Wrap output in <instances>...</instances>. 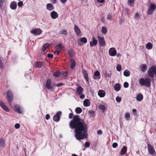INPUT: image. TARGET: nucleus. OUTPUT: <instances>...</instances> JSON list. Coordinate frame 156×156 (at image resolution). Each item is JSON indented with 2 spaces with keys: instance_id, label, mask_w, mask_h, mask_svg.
Segmentation results:
<instances>
[{
  "instance_id": "obj_16",
  "label": "nucleus",
  "mask_w": 156,
  "mask_h": 156,
  "mask_svg": "<svg viewBox=\"0 0 156 156\" xmlns=\"http://www.w3.org/2000/svg\"><path fill=\"white\" fill-rule=\"evenodd\" d=\"M98 94L100 97H103L105 95V92L104 90H100L98 91Z\"/></svg>"
},
{
  "instance_id": "obj_22",
  "label": "nucleus",
  "mask_w": 156,
  "mask_h": 156,
  "mask_svg": "<svg viewBox=\"0 0 156 156\" xmlns=\"http://www.w3.org/2000/svg\"><path fill=\"white\" fill-rule=\"evenodd\" d=\"M70 61V68L71 69H73L75 66L76 62L75 60L72 58L71 59Z\"/></svg>"
},
{
  "instance_id": "obj_7",
  "label": "nucleus",
  "mask_w": 156,
  "mask_h": 156,
  "mask_svg": "<svg viewBox=\"0 0 156 156\" xmlns=\"http://www.w3.org/2000/svg\"><path fill=\"white\" fill-rule=\"evenodd\" d=\"M42 32V30L39 28H35L31 31V33L35 35H40Z\"/></svg>"
},
{
  "instance_id": "obj_4",
  "label": "nucleus",
  "mask_w": 156,
  "mask_h": 156,
  "mask_svg": "<svg viewBox=\"0 0 156 156\" xmlns=\"http://www.w3.org/2000/svg\"><path fill=\"white\" fill-rule=\"evenodd\" d=\"M83 90V88L80 86L76 88L77 93L80 96V98L81 99H83L85 97L84 95L82 94Z\"/></svg>"
},
{
  "instance_id": "obj_46",
  "label": "nucleus",
  "mask_w": 156,
  "mask_h": 156,
  "mask_svg": "<svg viewBox=\"0 0 156 156\" xmlns=\"http://www.w3.org/2000/svg\"><path fill=\"white\" fill-rule=\"evenodd\" d=\"M83 76H84V77L85 79V80H86V81L87 82H88V80H89V78L88 77L87 74L86 75H84Z\"/></svg>"
},
{
  "instance_id": "obj_21",
  "label": "nucleus",
  "mask_w": 156,
  "mask_h": 156,
  "mask_svg": "<svg viewBox=\"0 0 156 156\" xmlns=\"http://www.w3.org/2000/svg\"><path fill=\"white\" fill-rule=\"evenodd\" d=\"M127 148L126 146H123L121 150V154L123 155L125 154L126 152Z\"/></svg>"
},
{
  "instance_id": "obj_41",
  "label": "nucleus",
  "mask_w": 156,
  "mask_h": 156,
  "mask_svg": "<svg viewBox=\"0 0 156 156\" xmlns=\"http://www.w3.org/2000/svg\"><path fill=\"white\" fill-rule=\"evenodd\" d=\"M112 18V16L111 15L109 14L107 16V19L108 20H111Z\"/></svg>"
},
{
  "instance_id": "obj_29",
  "label": "nucleus",
  "mask_w": 156,
  "mask_h": 156,
  "mask_svg": "<svg viewBox=\"0 0 156 156\" xmlns=\"http://www.w3.org/2000/svg\"><path fill=\"white\" fill-rule=\"evenodd\" d=\"M42 64L40 62H36L35 63V66L36 67H41L42 66Z\"/></svg>"
},
{
  "instance_id": "obj_45",
  "label": "nucleus",
  "mask_w": 156,
  "mask_h": 156,
  "mask_svg": "<svg viewBox=\"0 0 156 156\" xmlns=\"http://www.w3.org/2000/svg\"><path fill=\"white\" fill-rule=\"evenodd\" d=\"M23 2L22 1L19 2L18 3V6L20 7L23 5Z\"/></svg>"
},
{
  "instance_id": "obj_48",
  "label": "nucleus",
  "mask_w": 156,
  "mask_h": 156,
  "mask_svg": "<svg viewBox=\"0 0 156 156\" xmlns=\"http://www.w3.org/2000/svg\"><path fill=\"white\" fill-rule=\"evenodd\" d=\"M85 146L87 147H89L90 146V144L89 142H86L85 144Z\"/></svg>"
},
{
  "instance_id": "obj_32",
  "label": "nucleus",
  "mask_w": 156,
  "mask_h": 156,
  "mask_svg": "<svg viewBox=\"0 0 156 156\" xmlns=\"http://www.w3.org/2000/svg\"><path fill=\"white\" fill-rule=\"evenodd\" d=\"M123 74L124 76L127 77L130 75V73L129 71L126 70L124 71Z\"/></svg>"
},
{
  "instance_id": "obj_1",
  "label": "nucleus",
  "mask_w": 156,
  "mask_h": 156,
  "mask_svg": "<svg viewBox=\"0 0 156 156\" xmlns=\"http://www.w3.org/2000/svg\"><path fill=\"white\" fill-rule=\"evenodd\" d=\"M69 126L72 129H75V136L76 139L80 140L87 137V125L79 116H75L70 122Z\"/></svg>"
},
{
  "instance_id": "obj_64",
  "label": "nucleus",
  "mask_w": 156,
  "mask_h": 156,
  "mask_svg": "<svg viewBox=\"0 0 156 156\" xmlns=\"http://www.w3.org/2000/svg\"><path fill=\"white\" fill-rule=\"evenodd\" d=\"M136 112V110L135 109H133L132 110V112L133 113Z\"/></svg>"
},
{
  "instance_id": "obj_42",
  "label": "nucleus",
  "mask_w": 156,
  "mask_h": 156,
  "mask_svg": "<svg viewBox=\"0 0 156 156\" xmlns=\"http://www.w3.org/2000/svg\"><path fill=\"white\" fill-rule=\"evenodd\" d=\"M121 98L119 97H117L116 98V101L118 102H119L121 101Z\"/></svg>"
},
{
  "instance_id": "obj_57",
  "label": "nucleus",
  "mask_w": 156,
  "mask_h": 156,
  "mask_svg": "<svg viewBox=\"0 0 156 156\" xmlns=\"http://www.w3.org/2000/svg\"><path fill=\"white\" fill-rule=\"evenodd\" d=\"M83 76L86 75L87 74V72L85 70H83Z\"/></svg>"
},
{
  "instance_id": "obj_13",
  "label": "nucleus",
  "mask_w": 156,
  "mask_h": 156,
  "mask_svg": "<svg viewBox=\"0 0 156 156\" xmlns=\"http://www.w3.org/2000/svg\"><path fill=\"white\" fill-rule=\"evenodd\" d=\"M78 43V45H81L82 44H80V42L86 44L87 42V39L85 37H83L81 38L80 40H78L77 41Z\"/></svg>"
},
{
  "instance_id": "obj_61",
  "label": "nucleus",
  "mask_w": 156,
  "mask_h": 156,
  "mask_svg": "<svg viewBox=\"0 0 156 156\" xmlns=\"http://www.w3.org/2000/svg\"><path fill=\"white\" fill-rule=\"evenodd\" d=\"M3 1V0H0V7H1L2 6Z\"/></svg>"
},
{
  "instance_id": "obj_33",
  "label": "nucleus",
  "mask_w": 156,
  "mask_h": 156,
  "mask_svg": "<svg viewBox=\"0 0 156 156\" xmlns=\"http://www.w3.org/2000/svg\"><path fill=\"white\" fill-rule=\"evenodd\" d=\"M107 30L105 27H102L101 29L102 33L103 34H105L107 32Z\"/></svg>"
},
{
  "instance_id": "obj_37",
  "label": "nucleus",
  "mask_w": 156,
  "mask_h": 156,
  "mask_svg": "<svg viewBox=\"0 0 156 156\" xmlns=\"http://www.w3.org/2000/svg\"><path fill=\"white\" fill-rule=\"evenodd\" d=\"M60 33L61 34L66 36L67 34V32L66 30H62L60 31Z\"/></svg>"
},
{
  "instance_id": "obj_6",
  "label": "nucleus",
  "mask_w": 156,
  "mask_h": 156,
  "mask_svg": "<svg viewBox=\"0 0 156 156\" xmlns=\"http://www.w3.org/2000/svg\"><path fill=\"white\" fill-rule=\"evenodd\" d=\"M147 149L149 152L152 155H154L155 153V151L154 148L150 144L147 145Z\"/></svg>"
},
{
  "instance_id": "obj_62",
  "label": "nucleus",
  "mask_w": 156,
  "mask_h": 156,
  "mask_svg": "<svg viewBox=\"0 0 156 156\" xmlns=\"http://www.w3.org/2000/svg\"><path fill=\"white\" fill-rule=\"evenodd\" d=\"M105 76L106 77H109L111 76V75L108 73H106Z\"/></svg>"
},
{
  "instance_id": "obj_14",
  "label": "nucleus",
  "mask_w": 156,
  "mask_h": 156,
  "mask_svg": "<svg viewBox=\"0 0 156 156\" xmlns=\"http://www.w3.org/2000/svg\"><path fill=\"white\" fill-rule=\"evenodd\" d=\"M51 16L53 19H56L58 17V13L55 11H53L50 14Z\"/></svg>"
},
{
  "instance_id": "obj_10",
  "label": "nucleus",
  "mask_w": 156,
  "mask_h": 156,
  "mask_svg": "<svg viewBox=\"0 0 156 156\" xmlns=\"http://www.w3.org/2000/svg\"><path fill=\"white\" fill-rule=\"evenodd\" d=\"M92 41H90V47H92L98 44V41L94 37H92L91 39Z\"/></svg>"
},
{
  "instance_id": "obj_36",
  "label": "nucleus",
  "mask_w": 156,
  "mask_h": 156,
  "mask_svg": "<svg viewBox=\"0 0 156 156\" xmlns=\"http://www.w3.org/2000/svg\"><path fill=\"white\" fill-rule=\"evenodd\" d=\"M130 116V114L129 113H126L125 115V117L127 120H129Z\"/></svg>"
},
{
  "instance_id": "obj_44",
  "label": "nucleus",
  "mask_w": 156,
  "mask_h": 156,
  "mask_svg": "<svg viewBox=\"0 0 156 156\" xmlns=\"http://www.w3.org/2000/svg\"><path fill=\"white\" fill-rule=\"evenodd\" d=\"M139 14L137 13H136L134 16V18H135V19L136 20H137L139 18Z\"/></svg>"
},
{
  "instance_id": "obj_5",
  "label": "nucleus",
  "mask_w": 156,
  "mask_h": 156,
  "mask_svg": "<svg viewBox=\"0 0 156 156\" xmlns=\"http://www.w3.org/2000/svg\"><path fill=\"white\" fill-rule=\"evenodd\" d=\"M156 8V6L154 4H151L148 9L147 12V14L149 15L152 14L154 12V10Z\"/></svg>"
},
{
  "instance_id": "obj_26",
  "label": "nucleus",
  "mask_w": 156,
  "mask_h": 156,
  "mask_svg": "<svg viewBox=\"0 0 156 156\" xmlns=\"http://www.w3.org/2000/svg\"><path fill=\"white\" fill-rule=\"evenodd\" d=\"M47 8L48 10L51 11L53 9V6L51 3H48L47 5Z\"/></svg>"
},
{
  "instance_id": "obj_28",
  "label": "nucleus",
  "mask_w": 156,
  "mask_h": 156,
  "mask_svg": "<svg viewBox=\"0 0 156 156\" xmlns=\"http://www.w3.org/2000/svg\"><path fill=\"white\" fill-rule=\"evenodd\" d=\"M147 66L145 64H143L140 66V68L142 71L144 72L147 69Z\"/></svg>"
},
{
  "instance_id": "obj_15",
  "label": "nucleus",
  "mask_w": 156,
  "mask_h": 156,
  "mask_svg": "<svg viewBox=\"0 0 156 156\" xmlns=\"http://www.w3.org/2000/svg\"><path fill=\"white\" fill-rule=\"evenodd\" d=\"M17 6L16 3L15 1L12 2L10 4V7L12 9L15 10Z\"/></svg>"
},
{
  "instance_id": "obj_53",
  "label": "nucleus",
  "mask_w": 156,
  "mask_h": 156,
  "mask_svg": "<svg viewBox=\"0 0 156 156\" xmlns=\"http://www.w3.org/2000/svg\"><path fill=\"white\" fill-rule=\"evenodd\" d=\"M97 2L100 3H102L105 2V0H97Z\"/></svg>"
},
{
  "instance_id": "obj_12",
  "label": "nucleus",
  "mask_w": 156,
  "mask_h": 156,
  "mask_svg": "<svg viewBox=\"0 0 156 156\" xmlns=\"http://www.w3.org/2000/svg\"><path fill=\"white\" fill-rule=\"evenodd\" d=\"M0 106L1 108L5 111L7 112L9 111V108L6 106L5 104L3 102L0 101Z\"/></svg>"
},
{
  "instance_id": "obj_31",
  "label": "nucleus",
  "mask_w": 156,
  "mask_h": 156,
  "mask_svg": "<svg viewBox=\"0 0 156 156\" xmlns=\"http://www.w3.org/2000/svg\"><path fill=\"white\" fill-rule=\"evenodd\" d=\"M82 111V109L80 107H77L75 109V112L77 114H80Z\"/></svg>"
},
{
  "instance_id": "obj_60",
  "label": "nucleus",
  "mask_w": 156,
  "mask_h": 156,
  "mask_svg": "<svg viewBox=\"0 0 156 156\" xmlns=\"http://www.w3.org/2000/svg\"><path fill=\"white\" fill-rule=\"evenodd\" d=\"M101 21L102 22L104 23L105 22V20L104 18L103 17H101Z\"/></svg>"
},
{
  "instance_id": "obj_39",
  "label": "nucleus",
  "mask_w": 156,
  "mask_h": 156,
  "mask_svg": "<svg viewBox=\"0 0 156 156\" xmlns=\"http://www.w3.org/2000/svg\"><path fill=\"white\" fill-rule=\"evenodd\" d=\"M94 75L95 76H100V73L98 71H97L95 72Z\"/></svg>"
},
{
  "instance_id": "obj_23",
  "label": "nucleus",
  "mask_w": 156,
  "mask_h": 156,
  "mask_svg": "<svg viewBox=\"0 0 156 156\" xmlns=\"http://www.w3.org/2000/svg\"><path fill=\"white\" fill-rule=\"evenodd\" d=\"M51 81L50 80H47V83H46V86L47 88L48 89H50L51 88Z\"/></svg>"
},
{
  "instance_id": "obj_54",
  "label": "nucleus",
  "mask_w": 156,
  "mask_h": 156,
  "mask_svg": "<svg viewBox=\"0 0 156 156\" xmlns=\"http://www.w3.org/2000/svg\"><path fill=\"white\" fill-rule=\"evenodd\" d=\"M60 51H58V50H56V51H54V53L55 54H57V55H58L60 53Z\"/></svg>"
},
{
  "instance_id": "obj_9",
  "label": "nucleus",
  "mask_w": 156,
  "mask_h": 156,
  "mask_svg": "<svg viewBox=\"0 0 156 156\" xmlns=\"http://www.w3.org/2000/svg\"><path fill=\"white\" fill-rule=\"evenodd\" d=\"M109 54L110 56H114L116 55V49L114 48H110L109 50Z\"/></svg>"
},
{
  "instance_id": "obj_63",
  "label": "nucleus",
  "mask_w": 156,
  "mask_h": 156,
  "mask_svg": "<svg viewBox=\"0 0 156 156\" xmlns=\"http://www.w3.org/2000/svg\"><path fill=\"white\" fill-rule=\"evenodd\" d=\"M61 0V2L63 3H64L65 2H66L67 1V0Z\"/></svg>"
},
{
  "instance_id": "obj_49",
  "label": "nucleus",
  "mask_w": 156,
  "mask_h": 156,
  "mask_svg": "<svg viewBox=\"0 0 156 156\" xmlns=\"http://www.w3.org/2000/svg\"><path fill=\"white\" fill-rule=\"evenodd\" d=\"M112 146L113 148H115L118 146V144L116 143H114L112 144Z\"/></svg>"
},
{
  "instance_id": "obj_59",
  "label": "nucleus",
  "mask_w": 156,
  "mask_h": 156,
  "mask_svg": "<svg viewBox=\"0 0 156 156\" xmlns=\"http://www.w3.org/2000/svg\"><path fill=\"white\" fill-rule=\"evenodd\" d=\"M128 3L130 4L133 3L134 2V0H128Z\"/></svg>"
},
{
  "instance_id": "obj_17",
  "label": "nucleus",
  "mask_w": 156,
  "mask_h": 156,
  "mask_svg": "<svg viewBox=\"0 0 156 156\" xmlns=\"http://www.w3.org/2000/svg\"><path fill=\"white\" fill-rule=\"evenodd\" d=\"M74 30L76 34L77 35L80 36L81 35V31L76 25H75L74 26Z\"/></svg>"
},
{
  "instance_id": "obj_35",
  "label": "nucleus",
  "mask_w": 156,
  "mask_h": 156,
  "mask_svg": "<svg viewBox=\"0 0 156 156\" xmlns=\"http://www.w3.org/2000/svg\"><path fill=\"white\" fill-rule=\"evenodd\" d=\"M5 145V140L3 139H0V145L2 147H4Z\"/></svg>"
},
{
  "instance_id": "obj_11",
  "label": "nucleus",
  "mask_w": 156,
  "mask_h": 156,
  "mask_svg": "<svg viewBox=\"0 0 156 156\" xmlns=\"http://www.w3.org/2000/svg\"><path fill=\"white\" fill-rule=\"evenodd\" d=\"M99 45L101 46H104L105 45V42L104 39L99 36H98Z\"/></svg>"
},
{
  "instance_id": "obj_20",
  "label": "nucleus",
  "mask_w": 156,
  "mask_h": 156,
  "mask_svg": "<svg viewBox=\"0 0 156 156\" xmlns=\"http://www.w3.org/2000/svg\"><path fill=\"white\" fill-rule=\"evenodd\" d=\"M63 47V46L62 44L61 43L55 47V48L57 50L60 51L62 49Z\"/></svg>"
},
{
  "instance_id": "obj_56",
  "label": "nucleus",
  "mask_w": 156,
  "mask_h": 156,
  "mask_svg": "<svg viewBox=\"0 0 156 156\" xmlns=\"http://www.w3.org/2000/svg\"><path fill=\"white\" fill-rule=\"evenodd\" d=\"M50 117L49 115L48 114L46 115L45 118L47 120H48L50 118Z\"/></svg>"
},
{
  "instance_id": "obj_50",
  "label": "nucleus",
  "mask_w": 156,
  "mask_h": 156,
  "mask_svg": "<svg viewBox=\"0 0 156 156\" xmlns=\"http://www.w3.org/2000/svg\"><path fill=\"white\" fill-rule=\"evenodd\" d=\"M64 85V84L62 83H61L57 84L56 85L57 87H59L62 86Z\"/></svg>"
},
{
  "instance_id": "obj_24",
  "label": "nucleus",
  "mask_w": 156,
  "mask_h": 156,
  "mask_svg": "<svg viewBox=\"0 0 156 156\" xmlns=\"http://www.w3.org/2000/svg\"><path fill=\"white\" fill-rule=\"evenodd\" d=\"M152 44L151 42H148L146 45V47L147 49L151 50L152 48Z\"/></svg>"
},
{
  "instance_id": "obj_30",
  "label": "nucleus",
  "mask_w": 156,
  "mask_h": 156,
  "mask_svg": "<svg viewBox=\"0 0 156 156\" xmlns=\"http://www.w3.org/2000/svg\"><path fill=\"white\" fill-rule=\"evenodd\" d=\"M49 46V44H45L43 46L42 49V51L44 52V51L47 49V48H48Z\"/></svg>"
},
{
  "instance_id": "obj_47",
  "label": "nucleus",
  "mask_w": 156,
  "mask_h": 156,
  "mask_svg": "<svg viewBox=\"0 0 156 156\" xmlns=\"http://www.w3.org/2000/svg\"><path fill=\"white\" fill-rule=\"evenodd\" d=\"M20 125L19 123H16L15 125V127L16 129H17L20 128Z\"/></svg>"
},
{
  "instance_id": "obj_58",
  "label": "nucleus",
  "mask_w": 156,
  "mask_h": 156,
  "mask_svg": "<svg viewBox=\"0 0 156 156\" xmlns=\"http://www.w3.org/2000/svg\"><path fill=\"white\" fill-rule=\"evenodd\" d=\"M97 133L98 134L100 135L102 133V132L101 130H99L98 131Z\"/></svg>"
},
{
  "instance_id": "obj_19",
  "label": "nucleus",
  "mask_w": 156,
  "mask_h": 156,
  "mask_svg": "<svg viewBox=\"0 0 156 156\" xmlns=\"http://www.w3.org/2000/svg\"><path fill=\"white\" fill-rule=\"evenodd\" d=\"M114 87L115 90L118 91L120 89V85L119 83H116L114 85Z\"/></svg>"
},
{
  "instance_id": "obj_8",
  "label": "nucleus",
  "mask_w": 156,
  "mask_h": 156,
  "mask_svg": "<svg viewBox=\"0 0 156 156\" xmlns=\"http://www.w3.org/2000/svg\"><path fill=\"white\" fill-rule=\"evenodd\" d=\"M61 114L62 112L61 111L58 112L56 113V115L53 117V119L54 121L57 122L59 121Z\"/></svg>"
},
{
  "instance_id": "obj_25",
  "label": "nucleus",
  "mask_w": 156,
  "mask_h": 156,
  "mask_svg": "<svg viewBox=\"0 0 156 156\" xmlns=\"http://www.w3.org/2000/svg\"><path fill=\"white\" fill-rule=\"evenodd\" d=\"M83 105L85 106H89L90 105L89 100L87 99H85L83 101Z\"/></svg>"
},
{
  "instance_id": "obj_18",
  "label": "nucleus",
  "mask_w": 156,
  "mask_h": 156,
  "mask_svg": "<svg viewBox=\"0 0 156 156\" xmlns=\"http://www.w3.org/2000/svg\"><path fill=\"white\" fill-rule=\"evenodd\" d=\"M14 109L15 111L16 112L19 113H22V110L19 106L17 105H14Z\"/></svg>"
},
{
  "instance_id": "obj_52",
  "label": "nucleus",
  "mask_w": 156,
  "mask_h": 156,
  "mask_svg": "<svg viewBox=\"0 0 156 156\" xmlns=\"http://www.w3.org/2000/svg\"><path fill=\"white\" fill-rule=\"evenodd\" d=\"M62 75L63 76H66L67 75V73L66 71L63 72L62 73Z\"/></svg>"
},
{
  "instance_id": "obj_2",
  "label": "nucleus",
  "mask_w": 156,
  "mask_h": 156,
  "mask_svg": "<svg viewBox=\"0 0 156 156\" xmlns=\"http://www.w3.org/2000/svg\"><path fill=\"white\" fill-rule=\"evenodd\" d=\"M139 82L142 85H146L147 87H149L151 86V80L149 78H146L145 79L141 78L139 80Z\"/></svg>"
},
{
  "instance_id": "obj_3",
  "label": "nucleus",
  "mask_w": 156,
  "mask_h": 156,
  "mask_svg": "<svg viewBox=\"0 0 156 156\" xmlns=\"http://www.w3.org/2000/svg\"><path fill=\"white\" fill-rule=\"evenodd\" d=\"M6 98L8 101L9 102V104L11 106V102L13 99V94L12 91L10 90H8L6 95Z\"/></svg>"
},
{
  "instance_id": "obj_34",
  "label": "nucleus",
  "mask_w": 156,
  "mask_h": 156,
  "mask_svg": "<svg viewBox=\"0 0 156 156\" xmlns=\"http://www.w3.org/2000/svg\"><path fill=\"white\" fill-rule=\"evenodd\" d=\"M99 109L101 110L103 112L106 109L105 107L103 105H100L99 106Z\"/></svg>"
},
{
  "instance_id": "obj_27",
  "label": "nucleus",
  "mask_w": 156,
  "mask_h": 156,
  "mask_svg": "<svg viewBox=\"0 0 156 156\" xmlns=\"http://www.w3.org/2000/svg\"><path fill=\"white\" fill-rule=\"evenodd\" d=\"M143 99V96L141 94H139L136 97V99L138 101H141Z\"/></svg>"
},
{
  "instance_id": "obj_43",
  "label": "nucleus",
  "mask_w": 156,
  "mask_h": 156,
  "mask_svg": "<svg viewBox=\"0 0 156 156\" xmlns=\"http://www.w3.org/2000/svg\"><path fill=\"white\" fill-rule=\"evenodd\" d=\"M125 88H127L129 86V84L127 82H125L123 84Z\"/></svg>"
},
{
  "instance_id": "obj_38",
  "label": "nucleus",
  "mask_w": 156,
  "mask_h": 156,
  "mask_svg": "<svg viewBox=\"0 0 156 156\" xmlns=\"http://www.w3.org/2000/svg\"><path fill=\"white\" fill-rule=\"evenodd\" d=\"M116 69L118 71H120L122 69L121 66L120 65H118L116 66Z\"/></svg>"
},
{
  "instance_id": "obj_55",
  "label": "nucleus",
  "mask_w": 156,
  "mask_h": 156,
  "mask_svg": "<svg viewBox=\"0 0 156 156\" xmlns=\"http://www.w3.org/2000/svg\"><path fill=\"white\" fill-rule=\"evenodd\" d=\"M73 116V114L72 113H70L69 114V118L71 119L72 118Z\"/></svg>"
},
{
  "instance_id": "obj_51",
  "label": "nucleus",
  "mask_w": 156,
  "mask_h": 156,
  "mask_svg": "<svg viewBox=\"0 0 156 156\" xmlns=\"http://www.w3.org/2000/svg\"><path fill=\"white\" fill-rule=\"evenodd\" d=\"M48 57L50 58H52L53 57V55L52 54H48Z\"/></svg>"
},
{
  "instance_id": "obj_40",
  "label": "nucleus",
  "mask_w": 156,
  "mask_h": 156,
  "mask_svg": "<svg viewBox=\"0 0 156 156\" xmlns=\"http://www.w3.org/2000/svg\"><path fill=\"white\" fill-rule=\"evenodd\" d=\"M60 73L58 72H55L53 76L54 77H58L60 76Z\"/></svg>"
}]
</instances>
